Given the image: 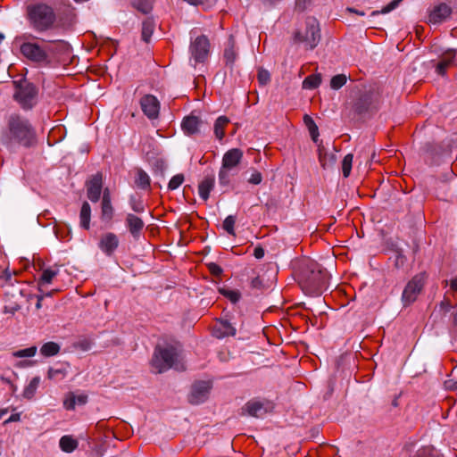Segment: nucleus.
<instances>
[{
	"label": "nucleus",
	"mask_w": 457,
	"mask_h": 457,
	"mask_svg": "<svg viewBox=\"0 0 457 457\" xmlns=\"http://www.w3.org/2000/svg\"><path fill=\"white\" fill-rule=\"evenodd\" d=\"M320 29L319 21L314 17H307L304 27L298 29L294 34L295 43H303L306 49H314L320 41Z\"/></svg>",
	"instance_id": "obj_4"
},
{
	"label": "nucleus",
	"mask_w": 457,
	"mask_h": 457,
	"mask_svg": "<svg viewBox=\"0 0 457 457\" xmlns=\"http://www.w3.org/2000/svg\"><path fill=\"white\" fill-rule=\"evenodd\" d=\"M140 106L142 112L150 120L158 118L160 112V102L156 96L153 95H145L140 99Z\"/></svg>",
	"instance_id": "obj_11"
},
{
	"label": "nucleus",
	"mask_w": 457,
	"mask_h": 457,
	"mask_svg": "<svg viewBox=\"0 0 457 457\" xmlns=\"http://www.w3.org/2000/svg\"><path fill=\"white\" fill-rule=\"evenodd\" d=\"M229 122L226 116H220L214 123V134L216 137L221 140L224 137V128Z\"/></svg>",
	"instance_id": "obj_32"
},
{
	"label": "nucleus",
	"mask_w": 457,
	"mask_h": 457,
	"mask_svg": "<svg viewBox=\"0 0 457 457\" xmlns=\"http://www.w3.org/2000/svg\"><path fill=\"white\" fill-rule=\"evenodd\" d=\"M133 6L144 14H148L153 9V0H136Z\"/></svg>",
	"instance_id": "obj_37"
},
{
	"label": "nucleus",
	"mask_w": 457,
	"mask_h": 457,
	"mask_svg": "<svg viewBox=\"0 0 457 457\" xmlns=\"http://www.w3.org/2000/svg\"><path fill=\"white\" fill-rule=\"evenodd\" d=\"M60 350H61V346L59 344L53 342V341H49V342L45 343L40 347L39 351H40V354L43 355L44 357H52V356L57 355L60 353Z\"/></svg>",
	"instance_id": "obj_27"
},
{
	"label": "nucleus",
	"mask_w": 457,
	"mask_h": 457,
	"mask_svg": "<svg viewBox=\"0 0 457 457\" xmlns=\"http://www.w3.org/2000/svg\"><path fill=\"white\" fill-rule=\"evenodd\" d=\"M1 143L10 151H15L19 145L29 148L37 143L35 129L28 119L19 114H12L8 118Z\"/></svg>",
	"instance_id": "obj_2"
},
{
	"label": "nucleus",
	"mask_w": 457,
	"mask_h": 457,
	"mask_svg": "<svg viewBox=\"0 0 457 457\" xmlns=\"http://www.w3.org/2000/svg\"><path fill=\"white\" fill-rule=\"evenodd\" d=\"M129 204L131 209L137 213H142L145 212V205L142 201L136 199V197L131 196L129 199Z\"/></svg>",
	"instance_id": "obj_46"
},
{
	"label": "nucleus",
	"mask_w": 457,
	"mask_h": 457,
	"mask_svg": "<svg viewBox=\"0 0 457 457\" xmlns=\"http://www.w3.org/2000/svg\"><path fill=\"white\" fill-rule=\"evenodd\" d=\"M210 41L205 35L198 36L191 41L189 53L190 60L194 61V65L205 62L210 53Z\"/></svg>",
	"instance_id": "obj_7"
},
{
	"label": "nucleus",
	"mask_w": 457,
	"mask_h": 457,
	"mask_svg": "<svg viewBox=\"0 0 457 457\" xmlns=\"http://www.w3.org/2000/svg\"><path fill=\"white\" fill-rule=\"evenodd\" d=\"M125 223L133 238L135 240H138L145 228V222L143 220L133 213H128Z\"/></svg>",
	"instance_id": "obj_14"
},
{
	"label": "nucleus",
	"mask_w": 457,
	"mask_h": 457,
	"mask_svg": "<svg viewBox=\"0 0 457 457\" xmlns=\"http://www.w3.org/2000/svg\"><path fill=\"white\" fill-rule=\"evenodd\" d=\"M87 401V395H79V396H76V403H78L79 404H85Z\"/></svg>",
	"instance_id": "obj_60"
},
{
	"label": "nucleus",
	"mask_w": 457,
	"mask_h": 457,
	"mask_svg": "<svg viewBox=\"0 0 457 457\" xmlns=\"http://www.w3.org/2000/svg\"><path fill=\"white\" fill-rule=\"evenodd\" d=\"M207 268L210 273L215 277H220L223 272L222 268L215 262L207 263Z\"/></svg>",
	"instance_id": "obj_48"
},
{
	"label": "nucleus",
	"mask_w": 457,
	"mask_h": 457,
	"mask_svg": "<svg viewBox=\"0 0 457 457\" xmlns=\"http://www.w3.org/2000/svg\"><path fill=\"white\" fill-rule=\"evenodd\" d=\"M243 413L254 418H262L268 411L267 407L259 401H249L242 408Z\"/></svg>",
	"instance_id": "obj_18"
},
{
	"label": "nucleus",
	"mask_w": 457,
	"mask_h": 457,
	"mask_svg": "<svg viewBox=\"0 0 457 457\" xmlns=\"http://www.w3.org/2000/svg\"><path fill=\"white\" fill-rule=\"evenodd\" d=\"M237 171L227 169L223 166L220 167L219 171V183L220 186L228 187L230 183V178L236 174Z\"/></svg>",
	"instance_id": "obj_35"
},
{
	"label": "nucleus",
	"mask_w": 457,
	"mask_h": 457,
	"mask_svg": "<svg viewBox=\"0 0 457 457\" xmlns=\"http://www.w3.org/2000/svg\"><path fill=\"white\" fill-rule=\"evenodd\" d=\"M78 346L83 351H88L91 347V342L85 339L78 343Z\"/></svg>",
	"instance_id": "obj_55"
},
{
	"label": "nucleus",
	"mask_w": 457,
	"mask_h": 457,
	"mask_svg": "<svg viewBox=\"0 0 457 457\" xmlns=\"http://www.w3.org/2000/svg\"><path fill=\"white\" fill-rule=\"evenodd\" d=\"M37 346H30L26 349L18 350L12 353V355L16 358L33 357L37 353Z\"/></svg>",
	"instance_id": "obj_41"
},
{
	"label": "nucleus",
	"mask_w": 457,
	"mask_h": 457,
	"mask_svg": "<svg viewBox=\"0 0 457 457\" xmlns=\"http://www.w3.org/2000/svg\"><path fill=\"white\" fill-rule=\"evenodd\" d=\"M135 184L137 187L146 190L150 188L151 179L148 174L142 170L137 168L136 170Z\"/></svg>",
	"instance_id": "obj_25"
},
{
	"label": "nucleus",
	"mask_w": 457,
	"mask_h": 457,
	"mask_svg": "<svg viewBox=\"0 0 457 457\" xmlns=\"http://www.w3.org/2000/svg\"><path fill=\"white\" fill-rule=\"evenodd\" d=\"M452 10L446 4H440L434 7L428 15V22L438 24L451 15Z\"/></svg>",
	"instance_id": "obj_17"
},
{
	"label": "nucleus",
	"mask_w": 457,
	"mask_h": 457,
	"mask_svg": "<svg viewBox=\"0 0 457 457\" xmlns=\"http://www.w3.org/2000/svg\"><path fill=\"white\" fill-rule=\"evenodd\" d=\"M378 94L374 91H366L360 96L355 103V109L359 113L365 112L376 106Z\"/></svg>",
	"instance_id": "obj_13"
},
{
	"label": "nucleus",
	"mask_w": 457,
	"mask_h": 457,
	"mask_svg": "<svg viewBox=\"0 0 457 457\" xmlns=\"http://www.w3.org/2000/svg\"><path fill=\"white\" fill-rule=\"evenodd\" d=\"M184 1L191 5H199V4H203L206 0H184Z\"/></svg>",
	"instance_id": "obj_61"
},
{
	"label": "nucleus",
	"mask_w": 457,
	"mask_h": 457,
	"mask_svg": "<svg viewBox=\"0 0 457 457\" xmlns=\"http://www.w3.org/2000/svg\"><path fill=\"white\" fill-rule=\"evenodd\" d=\"M99 248L106 255H112L119 246V238L116 234L108 232L104 234L98 243Z\"/></svg>",
	"instance_id": "obj_15"
},
{
	"label": "nucleus",
	"mask_w": 457,
	"mask_h": 457,
	"mask_svg": "<svg viewBox=\"0 0 457 457\" xmlns=\"http://www.w3.org/2000/svg\"><path fill=\"white\" fill-rule=\"evenodd\" d=\"M76 405V396L71 395L69 398L64 400L63 406L66 410H73Z\"/></svg>",
	"instance_id": "obj_51"
},
{
	"label": "nucleus",
	"mask_w": 457,
	"mask_h": 457,
	"mask_svg": "<svg viewBox=\"0 0 457 457\" xmlns=\"http://www.w3.org/2000/svg\"><path fill=\"white\" fill-rule=\"evenodd\" d=\"M60 448L65 453H72L77 449L79 443L71 436H63L59 442Z\"/></svg>",
	"instance_id": "obj_29"
},
{
	"label": "nucleus",
	"mask_w": 457,
	"mask_h": 457,
	"mask_svg": "<svg viewBox=\"0 0 457 457\" xmlns=\"http://www.w3.org/2000/svg\"><path fill=\"white\" fill-rule=\"evenodd\" d=\"M303 122L310 132L312 139L315 143H318L319 129H318V126L314 122L313 119L311 116L305 114L303 116Z\"/></svg>",
	"instance_id": "obj_31"
},
{
	"label": "nucleus",
	"mask_w": 457,
	"mask_h": 457,
	"mask_svg": "<svg viewBox=\"0 0 457 457\" xmlns=\"http://www.w3.org/2000/svg\"><path fill=\"white\" fill-rule=\"evenodd\" d=\"M262 174L258 171H254L249 179V183L253 185H258L262 182Z\"/></svg>",
	"instance_id": "obj_52"
},
{
	"label": "nucleus",
	"mask_w": 457,
	"mask_h": 457,
	"mask_svg": "<svg viewBox=\"0 0 457 457\" xmlns=\"http://www.w3.org/2000/svg\"><path fill=\"white\" fill-rule=\"evenodd\" d=\"M90 219H91V207L87 202H84L82 204L79 220L80 226L85 229H89L90 228Z\"/></svg>",
	"instance_id": "obj_26"
},
{
	"label": "nucleus",
	"mask_w": 457,
	"mask_h": 457,
	"mask_svg": "<svg viewBox=\"0 0 457 457\" xmlns=\"http://www.w3.org/2000/svg\"><path fill=\"white\" fill-rule=\"evenodd\" d=\"M258 81L262 86L267 85L270 80V72L264 69H260L258 71L257 76Z\"/></svg>",
	"instance_id": "obj_47"
},
{
	"label": "nucleus",
	"mask_w": 457,
	"mask_h": 457,
	"mask_svg": "<svg viewBox=\"0 0 457 457\" xmlns=\"http://www.w3.org/2000/svg\"><path fill=\"white\" fill-rule=\"evenodd\" d=\"M214 187V177L210 176L204 178V179L199 184L198 193L200 197L206 201L210 196V192Z\"/></svg>",
	"instance_id": "obj_24"
},
{
	"label": "nucleus",
	"mask_w": 457,
	"mask_h": 457,
	"mask_svg": "<svg viewBox=\"0 0 457 457\" xmlns=\"http://www.w3.org/2000/svg\"><path fill=\"white\" fill-rule=\"evenodd\" d=\"M214 335L218 338L233 337L236 335V328L228 320H221L218 321V324L214 328Z\"/></svg>",
	"instance_id": "obj_22"
},
{
	"label": "nucleus",
	"mask_w": 457,
	"mask_h": 457,
	"mask_svg": "<svg viewBox=\"0 0 457 457\" xmlns=\"http://www.w3.org/2000/svg\"><path fill=\"white\" fill-rule=\"evenodd\" d=\"M21 53L24 57L36 63L47 65L50 62L47 52L37 43H23L21 46Z\"/></svg>",
	"instance_id": "obj_9"
},
{
	"label": "nucleus",
	"mask_w": 457,
	"mask_h": 457,
	"mask_svg": "<svg viewBox=\"0 0 457 457\" xmlns=\"http://www.w3.org/2000/svg\"><path fill=\"white\" fill-rule=\"evenodd\" d=\"M406 257L400 251L395 252V265L396 268H403L406 262Z\"/></svg>",
	"instance_id": "obj_49"
},
{
	"label": "nucleus",
	"mask_w": 457,
	"mask_h": 457,
	"mask_svg": "<svg viewBox=\"0 0 457 457\" xmlns=\"http://www.w3.org/2000/svg\"><path fill=\"white\" fill-rule=\"evenodd\" d=\"M403 0H393L390 2L387 5L383 7L380 11H373L371 12V16H377L378 14H386L390 12L391 11L395 10L402 2Z\"/></svg>",
	"instance_id": "obj_42"
},
{
	"label": "nucleus",
	"mask_w": 457,
	"mask_h": 457,
	"mask_svg": "<svg viewBox=\"0 0 457 457\" xmlns=\"http://www.w3.org/2000/svg\"><path fill=\"white\" fill-rule=\"evenodd\" d=\"M40 383V378L39 377H34L29 383L25 386L22 396L27 400H31L39 386Z\"/></svg>",
	"instance_id": "obj_30"
},
{
	"label": "nucleus",
	"mask_w": 457,
	"mask_h": 457,
	"mask_svg": "<svg viewBox=\"0 0 457 457\" xmlns=\"http://www.w3.org/2000/svg\"><path fill=\"white\" fill-rule=\"evenodd\" d=\"M426 276L424 273L415 275L405 286L402 302L404 306H408L416 301L425 284Z\"/></svg>",
	"instance_id": "obj_8"
},
{
	"label": "nucleus",
	"mask_w": 457,
	"mask_h": 457,
	"mask_svg": "<svg viewBox=\"0 0 457 457\" xmlns=\"http://www.w3.org/2000/svg\"><path fill=\"white\" fill-rule=\"evenodd\" d=\"M111 202V194L109 188H105L103 192L102 203Z\"/></svg>",
	"instance_id": "obj_57"
},
{
	"label": "nucleus",
	"mask_w": 457,
	"mask_h": 457,
	"mask_svg": "<svg viewBox=\"0 0 457 457\" xmlns=\"http://www.w3.org/2000/svg\"><path fill=\"white\" fill-rule=\"evenodd\" d=\"M27 14L30 26L37 32L51 29L56 21L54 8L44 3L29 5Z\"/></svg>",
	"instance_id": "obj_3"
},
{
	"label": "nucleus",
	"mask_w": 457,
	"mask_h": 457,
	"mask_svg": "<svg viewBox=\"0 0 457 457\" xmlns=\"http://www.w3.org/2000/svg\"><path fill=\"white\" fill-rule=\"evenodd\" d=\"M441 306L445 308V311H449L453 307L450 300L446 298H445V300L441 303Z\"/></svg>",
	"instance_id": "obj_59"
},
{
	"label": "nucleus",
	"mask_w": 457,
	"mask_h": 457,
	"mask_svg": "<svg viewBox=\"0 0 457 457\" xmlns=\"http://www.w3.org/2000/svg\"><path fill=\"white\" fill-rule=\"evenodd\" d=\"M184 181V175L183 174H177L173 176L169 184H168V189L169 190H175L177 189Z\"/></svg>",
	"instance_id": "obj_45"
},
{
	"label": "nucleus",
	"mask_w": 457,
	"mask_h": 457,
	"mask_svg": "<svg viewBox=\"0 0 457 457\" xmlns=\"http://www.w3.org/2000/svg\"><path fill=\"white\" fill-rule=\"evenodd\" d=\"M264 249L262 246H256L253 250V256L256 259H262L264 256Z\"/></svg>",
	"instance_id": "obj_56"
},
{
	"label": "nucleus",
	"mask_w": 457,
	"mask_h": 457,
	"mask_svg": "<svg viewBox=\"0 0 457 457\" xmlns=\"http://www.w3.org/2000/svg\"><path fill=\"white\" fill-rule=\"evenodd\" d=\"M312 0H295V8L298 12H303L311 4Z\"/></svg>",
	"instance_id": "obj_50"
},
{
	"label": "nucleus",
	"mask_w": 457,
	"mask_h": 457,
	"mask_svg": "<svg viewBox=\"0 0 457 457\" xmlns=\"http://www.w3.org/2000/svg\"><path fill=\"white\" fill-rule=\"evenodd\" d=\"M1 278L6 281H9L12 278V274L6 270L3 272Z\"/></svg>",
	"instance_id": "obj_63"
},
{
	"label": "nucleus",
	"mask_w": 457,
	"mask_h": 457,
	"mask_svg": "<svg viewBox=\"0 0 457 457\" xmlns=\"http://www.w3.org/2000/svg\"><path fill=\"white\" fill-rule=\"evenodd\" d=\"M450 287L452 291L457 292V278L451 280Z\"/></svg>",
	"instance_id": "obj_62"
},
{
	"label": "nucleus",
	"mask_w": 457,
	"mask_h": 457,
	"mask_svg": "<svg viewBox=\"0 0 457 457\" xmlns=\"http://www.w3.org/2000/svg\"><path fill=\"white\" fill-rule=\"evenodd\" d=\"M114 209L111 202L101 204L102 220L105 221L112 220L113 217Z\"/></svg>",
	"instance_id": "obj_38"
},
{
	"label": "nucleus",
	"mask_w": 457,
	"mask_h": 457,
	"mask_svg": "<svg viewBox=\"0 0 457 457\" xmlns=\"http://www.w3.org/2000/svg\"><path fill=\"white\" fill-rule=\"evenodd\" d=\"M318 154L320 163L323 169H328L336 163V154L328 153V150L320 145H318Z\"/></svg>",
	"instance_id": "obj_23"
},
{
	"label": "nucleus",
	"mask_w": 457,
	"mask_h": 457,
	"mask_svg": "<svg viewBox=\"0 0 457 457\" xmlns=\"http://www.w3.org/2000/svg\"><path fill=\"white\" fill-rule=\"evenodd\" d=\"M154 23L152 20L147 19L143 21L142 23V39L148 43L150 41V38L154 33Z\"/></svg>",
	"instance_id": "obj_33"
},
{
	"label": "nucleus",
	"mask_w": 457,
	"mask_h": 457,
	"mask_svg": "<svg viewBox=\"0 0 457 457\" xmlns=\"http://www.w3.org/2000/svg\"><path fill=\"white\" fill-rule=\"evenodd\" d=\"M296 277L298 284L306 295L318 296L328 289V273L326 269L313 260L300 261Z\"/></svg>",
	"instance_id": "obj_1"
},
{
	"label": "nucleus",
	"mask_w": 457,
	"mask_h": 457,
	"mask_svg": "<svg viewBox=\"0 0 457 457\" xmlns=\"http://www.w3.org/2000/svg\"><path fill=\"white\" fill-rule=\"evenodd\" d=\"M242 159V150L238 148H232L224 154L221 166L237 171V166L241 162Z\"/></svg>",
	"instance_id": "obj_16"
},
{
	"label": "nucleus",
	"mask_w": 457,
	"mask_h": 457,
	"mask_svg": "<svg viewBox=\"0 0 457 457\" xmlns=\"http://www.w3.org/2000/svg\"><path fill=\"white\" fill-rule=\"evenodd\" d=\"M236 217L233 215H228L223 221V228L229 234L235 235V226Z\"/></svg>",
	"instance_id": "obj_44"
},
{
	"label": "nucleus",
	"mask_w": 457,
	"mask_h": 457,
	"mask_svg": "<svg viewBox=\"0 0 457 457\" xmlns=\"http://www.w3.org/2000/svg\"><path fill=\"white\" fill-rule=\"evenodd\" d=\"M211 388L210 381H196L192 385L188 402L192 404L203 403L207 400Z\"/></svg>",
	"instance_id": "obj_10"
},
{
	"label": "nucleus",
	"mask_w": 457,
	"mask_h": 457,
	"mask_svg": "<svg viewBox=\"0 0 457 457\" xmlns=\"http://www.w3.org/2000/svg\"><path fill=\"white\" fill-rule=\"evenodd\" d=\"M220 293L228 298L231 303H236L239 301L241 294L237 290H230L226 288H220Z\"/></svg>",
	"instance_id": "obj_39"
},
{
	"label": "nucleus",
	"mask_w": 457,
	"mask_h": 457,
	"mask_svg": "<svg viewBox=\"0 0 457 457\" xmlns=\"http://www.w3.org/2000/svg\"><path fill=\"white\" fill-rule=\"evenodd\" d=\"M237 51L236 49V42L235 38L232 35L229 36L228 42L226 44L223 58L227 66L230 68L233 67L237 58Z\"/></svg>",
	"instance_id": "obj_20"
},
{
	"label": "nucleus",
	"mask_w": 457,
	"mask_h": 457,
	"mask_svg": "<svg viewBox=\"0 0 457 457\" xmlns=\"http://www.w3.org/2000/svg\"><path fill=\"white\" fill-rule=\"evenodd\" d=\"M178 353L173 346H156L152 358V366L157 373H162L171 368L179 370Z\"/></svg>",
	"instance_id": "obj_5"
},
{
	"label": "nucleus",
	"mask_w": 457,
	"mask_h": 457,
	"mask_svg": "<svg viewBox=\"0 0 457 457\" xmlns=\"http://www.w3.org/2000/svg\"><path fill=\"white\" fill-rule=\"evenodd\" d=\"M202 124L201 120L195 115H189L183 119L181 129L187 136H192L199 132V127Z\"/></svg>",
	"instance_id": "obj_19"
},
{
	"label": "nucleus",
	"mask_w": 457,
	"mask_h": 457,
	"mask_svg": "<svg viewBox=\"0 0 457 457\" xmlns=\"http://www.w3.org/2000/svg\"><path fill=\"white\" fill-rule=\"evenodd\" d=\"M21 419V414L20 413H14V414H12L5 421L4 423H10V422H15V421H19Z\"/></svg>",
	"instance_id": "obj_58"
},
{
	"label": "nucleus",
	"mask_w": 457,
	"mask_h": 457,
	"mask_svg": "<svg viewBox=\"0 0 457 457\" xmlns=\"http://www.w3.org/2000/svg\"><path fill=\"white\" fill-rule=\"evenodd\" d=\"M102 187L103 174L101 172H97L87 182V198L93 203L98 202L101 197Z\"/></svg>",
	"instance_id": "obj_12"
},
{
	"label": "nucleus",
	"mask_w": 457,
	"mask_h": 457,
	"mask_svg": "<svg viewBox=\"0 0 457 457\" xmlns=\"http://www.w3.org/2000/svg\"><path fill=\"white\" fill-rule=\"evenodd\" d=\"M455 58V51L448 50L440 58V61L436 66V72L438 75L444 76L447 69L453 64Z\"/></svg>",
	"instance_id": "obj_21"
},
{
	"label": "nucleus",
	"mask_w": 457,
	"mask_h": 457,
	"mask_svg": "<svg viewBox=\"0 0 457 457\" xmlns=\"http://www.w3.org/2000/svg\"><path fill=\"white\" fill-rule=\"evenodd\" d=\"M251 286L253 288H262L263 287V283H262V280L261 279L260 277H256L252 279L251 281Z\"/></svg>",
	"instance_id": "obj_54"
},
{
	"label": "nucleus",
	"mask_w": 457,
	"mask_h": 457,
	"mask_svg": "<svg viewBox=\"0 0 457 457\" xmlns=\"http://www.w3.org/2000/svg\"><path fill=\"white\" fill-rule=\"evenodd\" d=\"M14 99L24 110H30L37 104V89L36 86L26 80L16 84Z\"/></svg>",
	"instance_id": "obj_6"
},
{
	"label": "nucleus",
	"mask_w": 457,
	"mask_h": 457,
	"mask_svg": "<svg viewBox=\"0 0 457 457\" xmlns=\"http://www.w3.org/2000/svg\"><path fill=\"white\" fill-rule=\"evenodd\" d=\"M19 310H20V305L19 304H13V305H11V306H4L3 312L4 313L14 314Z\"/></svg>",
	"instance_id": "obj_53"
},
{
	"label": "nucleus",
	"mask_w": 457,
	"mask_h": 457,
	"mask_svg": "<svg viewBox=\"0 0 457 457\" xmlns=\"http://www.w3.org/2000/svg\"><path fill=\"white\" fill-rule=\"evenodd\" d=\"M353 155L352 154H346L342 161V172L345 178L349 177L352 170Z\"/></svg>",
	"instance_id": "obj_40"
},
{
	"label": "nucleus",
	"mask_w": 457,
	"mask_h": 457,
	"mask_svg": "<svg viewBox=\"0 0 457 457\" xmlns=\"http://www.w3.org/2000/svg\"><path fill=\"white\" fill-rule=\"evenodd\" d=\"M321 83L320 74H312L304 79L303 81V88L314 89L317 88Z\"/></svg>",
	"instance_id": "obj_34"
},
{
	"label": "nucleus",
	"mask_w": 457,
	"mask_h": 457,
	"mask_svg": "<svg viewBox=\"0 0 457 457\" xmlns=\"http://www.w3.org/2000/svg\"><path fill=\"white\" fill-rule=\"evenodd\" d=\"M58 274V270L46 269L42 271L41 276L38 279L39 290L43 291V287L46 285L50 284L54 278Z\"/></svg>",
	"instance_id": "obj_28"
},
{
	"label": "nucleus",
	"mask_w": 457,
	"mask_h": 457,
	"mask_svg": "<svg viewBox=\"0 0 457 457\" xmlns=\"http://www.w3.org/2000/svg\"><path fill=\"white\" fill-rule=\"evenodd\" d=\"M346 76L344 74H338L334 77H332L330 80V87L333 89H339L341 88L345 83H346Z\"/></svg>",
	"instance_id": "obj_43"
},
{
	"label": "nucleus",
	"mask_w": 457,
	"mask_h": 457,
	"mask_svg": "<svg viewBox=\"0 0 457 457\" xmlns=\"http://www.w3.org/2000/svg\"><path fill=\"white\" fill-rule=\"evenodd\" d=\"M67 375L65 368L50 367L47 371V378L51 380H62Z\"/></svg>",
	"instance_id": "obj_36"
},
{
	"label": "nucleus",
	"mask_w": 457,
	"mask_h": 457,
	"mask_svg": "<svg viewBox=\"0 0 457 457\" xmlns=\"http://www.w3.org/2000/svg\"><path fill=\"white\" fill-rule=\"evenodd\" d=\"M346 11L349 12H354V13H356L358 15H361V16H364L365 15L364 12L358 11V10H356L354 8H347Z\"/></svg>",
	"instance_id": "obj_64"
}]
</instances>
